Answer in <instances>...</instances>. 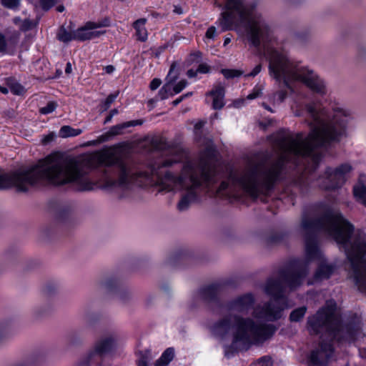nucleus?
I'll list each match as a JSON object with an SVG mask.
<instances>
[{
    "instance_id": "1",
    "label": "nucleus",
    "mask_w": 366,
    "mask_h": 366,
    "mask_svg": "<svg viewBox=\"0 0 366 366\" xmlns=\"http://www.w3.org/2000/svg\"><path fill=\"white\" fill-rule=\"evenodd\" d=\"M305 109L312 119L308 122L310 132L307 137L298 132L295 137H283L280 142L282 152L275 160L267 164H256L241 175L231 170L219 190L225 191L232 183L256 199L260 194H269L278 183L286 182L301 193L307 192L312 176L323 158L322 153L315 150L340 141L346 131L348 114L338 109L332 119L327 122L314 103L306 104Z\"/></svg>"
},
{
    "instance_id": "2",
    "label": "nucleus",
    "mask_w": 366,
    "mask_h": 366,
    "mask_svg": "<svg viewBox=\"0 0 366 366\" xmlns=\"http://www.w3.org/2000/svg\"><path fill=\"white\" fill-rule=\"evenodd\" d=\"M114 165V145L78 158L50 154L26 169L0 171V189L15 187L18 192H27L30 187L48 182L69 184L79 192L92 191L97 184L104 190H112Z\"/></svg>"
},
{
    "instance_id": "3",
    "label": "nucleus",
    "mask_w": 366,
    "mask_h": 366,
    "mask_svg": "<svg viewBox=\"0 0 366 366\" xmlns=\"http://www.w3.org/2000/svg\"><path fill=\"white\" fill-rule=\"evenodd\" d=\"M124 144H116V152L122 148ZM116 167H120L119 178L116 179V188L147 187L153 182L154 175L162 184L169 183L172 186L186 187V194L177 204V209L180 212L187 210L191 203L200 201L201 197L197 190L201 187H208L215 182L216 169L205 159H201L198 166L194 167L191 162L182 164L177 157H162L146 167L128 171L116 155Z\"/></svg>"
},
{
    "instance_id": "4",
    "label": "nucleus",
    "mask_w": 366,
    "mask_h": 366,
    "mask_svg": "<svg viewBox=\"0 0 366 366\" xmlns=\"http://www.w3.org/2000/svg\"><path fill=\"white\" fill-rule=\"evenodd\" d=\"M305 235L325 230L340 249L345 251L352 270V278L358 290L366 295V234L360 230L355 232V227L343 215L332 211L320 217L302 219Z\"/></svg>"
},
{
    "instance_id": "5",
    "label": "nucleus",
    "mask_w": 366,
    "mask_h": 366,
    "mask_svg": "<svg viewBox=\"0 0 366 366\" xmlns=\"http://www.w3.org/2000/svg\"><path fill=\"white\" fill-rule=\"evenodd\" d=\"M222 7L219 24L221 31H231L241 26H244L248 41L251 45L258 48L261 39H267L271 29L262 16L259 14L255 3H247L244 0H227Z\"/></svg>"
},
{
    "instance_id": "6",
    "label": "nucleus",
    "mask_w": 366,
    "mask_h": 366,
    "mask_svg": "<svg viewBox=\"0 0 366 366\" xmlns=\"http://www.w3.org/2000/svg\"><path fill=\"white\" fill-rule=\"evenodd\" d=\"M269 73L280 85L292 92L294 91L292 82L300 81L316 93L324 94L326 92L324 81L312 70L294 66L285 55L277 51L272 54Z\"/></svg>"
},
{
    "instance_id": "7",
    "label": "nucleus",
    "mask_w": 366,
    "mask_h": 366,
    "mask_svg": "<svg viewBox=\"0 0 366 366\" xmlns=\"http://www.w3.org/2000/svg\"><path fill=\"white\" fill-rule=\"evenodd\" d=\"M114 347V335L111 334L102 336L94 342L73 366H112Z\"/></svg>"
},
{
    "instance_id": "8",
    "label": "nucleus",
    "mask_w": 366,
    "mask_h": 366,
    "mask_svg": "<svg viewBox=\"0 0 366 366\" xmlns=\"http://www.w3.org/2000/svg\"><path fill=\"white\" fill-rule=\"evenodd\" d=\"M337 303L334 300H327L314 315L307 317L305 328L311 336L330 335L335 329L334 320Z\"/></svg>"
},
{
    "instance_id": "9",
    "label": "nucleus",
    "mask_w": 366,
    "mask_h": 366,
    "mask_svg": "<svg viewBox=\"0 0 366 366\" xmlns=\"http://www.w3.org/2000/svg\"><path fill=\"white\" fill-rule=\"evenodd\" d=\"M233 318L236 329L242 330L246 335H249L248 332H250L256 340L262 342L271 339L278 329L272 324L256 323L250 317L245 318L235 315Z\"/></svg>"
},
{
    "instance_id": "10",
    "label": "nucleus",
    "mask_w": 366,
    "mask_h": 366,
    "mask_svg": "<svg viewBox=\"0 0 366 366\" xmlns=\"http://www.w3.org/2000/svg\"><path fill=\"white\" fill-rule=\"evenodd\" d=\"M279 275L290 288H294L301 285L307 275V268L302 261L294 259L279 270Z\"/></svg>"
},
{
    "instance_id": "11",
    "label": "nucleus",
    "mask_w": 366,
    "mask_h": 366,
    "mask_svg": "<svg viewBox=\"0 0 366 366\" xmlns=\"http://www.w3.org/2000/svg\"><path fill=\"white\" fill-rule=\"evenodd\" d=\"M352 169V167L348 163L342 164L335 169L327 167L320 187L325 190H335L341 187L346 181L345 175Z\"/></svg>"
},
{
    "instance_id": "12",
    "label": "nucleus",
    "mask_w": 366,
    "mask_h": 366,
    "mask_svg": "<svg viewBox=\"0 0 366 366\" xmlns=\"http://www.w3.org/2000/svg\"><path fill=\"white\" fill-rule=\"evenodd\" d=\"M110 19L108 17L104 18L98 21H88L84 26L73 30V39L75 41H84L99 36L105 33V31H91L97 28L109 26Z\"/></svg>"
},
{
    "instance_id": "13",
    "label": "nucleus",
    "mask_w": 366,
    "mask_h": 366,
    "mask_svg": "<svg viewBox=\"0 0 366 366\" xmlns=\"http://www.w3.org/2000/svg\"><path fill=\"white\" fill-rule=\"evenodd\" d=\"M222 287L223 284L213 282L201 287L197 293L201 300L205 304L215 309H220L224 306L219 298Z\"/></svg>"
},
{
    "instance_id": "14",
    "label": "nucleus",
    "mask_w": 366,
    "mask_h": 366,
    "mask_svg": "<svg viewBox=\"0 0 366 366\" xmlns=\"http://www.w3.org/2000/svg\"><path fill=\"white\" fill-rule=\"evenodd\" d=\"M333 345L330 342H321L319 347L312 350L307 357L309 366H327L334 353Z\"/></svg>"
},
{
    "instance_id": "15",
    "label": "nucleus",
    "mask_w": 366,
    "mask_h": 366,
    "mask_svg": "<svg viewBox=\"0 0 366 366\" xmlns=\"http://www.w3.org/2000/svg\"><path fill=\"white\" fill-rule=\"evenodd\" d=\"M335 329L331 331L330 337L338 342L353 341L356 336V328L353 323L342 325L336 317L334 320Z\"/></svg>"
},
{
    "instance_id": "16",
    "label": "nucleus",
    "mask_w": 366,
    "mask_h": 366,
    "mask_svg": "<svg viewBox=\"0 0 366 366\" xmlns=\"http://www.w3.org/2000/svg\"><path fill=\"white\" fill-rule=\"evenodd\" d=\"M254 297L252 293H247L227 302L225 307L229 311L244 312L253 307Z\"/></svg>"
},
{
    "instance_id": "17",
    "label": "nucleus",
    "mask_w": 366,
    "mask_h": 366,
    "mask_svg": "<svg viewBox=\"0 0 366 366\" xmlns=\"http://www.w3.org/2000/svg\"><path fill=\"white\" fill-rule=\"evenodd\" d=\"M283 300L281 305L274 304L271 302L264 305L261 312L268 321H277L282 317V312L287 307V300Z\"/></svg>"
},
{
    "instance_id": "18",
    "label": "nucleus",
    "mask_w": 366,
    "mask_h": 366,
    "mask_svg": "<svg viewBox=\"0 0 366 366\" xmlns=\"http://www.w3.org/2000/svg\"><path fill=\"white\" fill-rule=\"evenodd\" d=\"M234 315L226 316L215 322L210 327V332L212 335L221 340L224 339L232 328V322H234L233 317Z\"/></svg>"
},
{
    "instance_id": "19",
    "label": "nucleus",
    "mask_w": 366,
    "mask_h": 366,
    "mask_svg": "<svg viewBox=\"0 0 366 366\" xmlns=\"http://www.w3.org/2000/svg\"><path fill=\"white\" fill-rule=\"evenodd\" d=\"M99 288L104 296L112 297L114 295V272L112 269L104 271L99 282Z\"/></svg>"
},
{
    "instance_id": "20",
    "label": "nucleus",
    "mask_w": 366,
    "mask_h": 366,
    "mask_svg": "<svg viewBox=\"0 0 366 366\" xmlns=\"http://www.w3.org/2000/svg\"><path fill=\"white\" fill-rule=\"evenodd\" d=\"M264 292L276 302L281 300H286L284 295V287L280 280L269 278L266 282Z\"/></svg>"
},
{
    "instance_id": "21",
    "label": "nucleus",
    "mask_w": 366,
    "mask_h": 366,
    "mask_svg": "<svg viewBox=\"0 0 366 366\" xmlns=\"http://www.w3.org/2000/svg\"><path fill=\"white\" fill-rule=\"evenodd\" d=\"M237 331L233 335L232 343L229 345L224 346V356L229 359L238 352L237 343L239 342H249V335H246L242 330L236 329Z\"/></svg>"
},
{
    "instance_id": "22",
    "label": "nucleus",
    "mask_w": 366,
    "mask_h": 366,
    "mask_svg": "<svg viewBox=\"0 0 366 366\" xmlns=\"http://www.w3.org/2000/svg\"><path fill=\"white\" fill-rule=\"evenodd\" d=\"M305 252L307 258L313 260L319 257L317 237L314 234L305 235Z\"/></svg>"
},
{
    "instance_id": "23",
    "label": "nucleus",
    "mask_w": 366,
    "mask_h": 366,
    "mask_svg": "<svg viewBox=\"0 0 366 366\" xmlns=\"http://www.w3.org/2000/svg\"><path fill=\"white\" fill-rule=\"evenodd\" d=\"M18 250L11 247L5 250L0 256V272L14 264L18 258Z\"/></svg>"
},
{
    "instance_id": "24",
    "label": "nucleus",
    "mask_w": 366,
    "mask_h": 366,
    "mask_svg": "<svg viewBox=\"0 0 366 366\" xmlns=\"http://www.w3.org/2000/svg\"><path fill=\"white\" fill-rule=\"evenodd\" d=\"M208 95L213 97L212 108L214 110H219L224 107V98L225 95L224 87L219 84L212 90L208 92Z\"/></svg>"
},
{
    "instance_id": "25",
    "label": "nucleus",
    "mask_w": 366,
    "mask_h": 366,
    "mask_svg": "<svg viewBox=\"0 0 366 366\" xmlns=\"http://www.w3.org/2000/svg\"><path fill=\"white\" fill-rule=\"evenodd\" d=\"M71 207L69 204L61 205L58 211L57 219L66 227H73L75 220L71 217Z\"/></svg>"
},
{
    "instance_id": "26",
    "label": "nucleus",
    "mask_w": 366,
    "mask_h": 366,
    "mask_svg": "<svg viewBox=\"0 0 366 366\" xmlns=\"http://www.w3.org/2000/svg\"><path fill=\"white\" fill-rule=\"evenodd\" d=\"M73 23L71 21L69 22V26L68 29L65 27L64 25H62L57 33L56 37L58 40L64 43H68L72 40L73 39Z\"/></svg>"
},
{
    "instance_id": "27",
    "label": "nucleus",
    "mask_w": 366,
    "mask_h": 366,
    "mask_svg": "<svg viewBox=\"0 0 366 366\" xmlns=\"http://www.w3.org/2000/svg\"><path fill=\"white\" fill-rule=\"evenodd\" d=\"M54 310L52 302H45L41 305L36 306L33 310V315L36 319H40L49 315Z\"/></svg>"
},
{
    "instance_id": "28",
    "label": "nucleus",
    "mask_w": 366,
    "mask_h": 366,
    "mask_svg": "<svg viewBox=\"0 0 366 366\" xmlns=\"http://www.w3.org/2000/svg\"><path fill=\"white\" fill-rule=\"evenodd\" d=\"M143 123V119H136L117 124H116V136L122 134L125 132H130L131 130H129V128L142 125Z\"/></svg>"
},
{
    "instance_id": "29",
    "label": "nucleus",
    "mask_w": 366,
    "mask_h": 366,
    "mask_svg": "<svg viewBox=\"0 0 366 366\" xmlns=\"http://www.w3.org/2000/svg\"><path fill=\"white\" fill-rule=\"evenodd\" d=\"M130 297L127 287L116 280V302L122 304L126 303Z\"/></svg>"
},
{
    "instance_id": "30",
    "label": "nucleus",
    "mask_w": 366,
    "mask_h": 366,
    "mask_svg": "<svg viewBox=\"0 0 366 366\" xmlns=\"http://www.w3.org/2000/svg\"><path fill=\"white\" fill-rule=\"evenodd\" d=\"M147 19L145 18H141L133 23V27L136 30L137 39L141 41H145L147 40V33L144 28Z\"/></svg>"
},
{
    "instance_id": "31",
    "label": "nucleus",
    "mask_w": 366,
    "mask_h": 366,
    "mask_svg": "<svg viewBox=\"0 0 366 366\" xmlns=\"http://www.w3.org/2000/svg\"><path fill=\"white\" fill-rule=\"evenodd\" d=\"M174 357V350L173 347L167 348L161 357L156 360L154 366H167Z\"/></svg>"
},
{
    "instance_id": "32",
    "label": "nucleus",
    "mask_w": 366,
    "mask_h": 366,
    "mask_svg": "<svg viewBox=\"0 0 366 366\" xmlns=\"http://www.w3.org/2000/svg\"><path fill=\"white\" fill-rule=\"evenodd\" d=\"M332 272L333 267L332 266L321 264L317 267L314 277L316 280L328 279L332 275Z\"/></svg>"
},
{
    "instance_id": "33",
    "label": "nucleus",
    "mask_w": 366,
    "mask_h": 366,
    "mask_svg": "<svg viewBox=\"0 0 366 366\" xmlns=\"http://www.w3.org/2000/svg\"><path fill=\"white\" fill-rule=\"evenodd\" d=\"M287 237V232H272L268 237H267L266 243L267 245L277 244L284 242Z\"/></svg>"
},
{
    "instance_id": "34",
    "label": "nucleus",
    "mask_w": 366,
    "mask_h": 366,
    "mask_svg": "<svg viewBox=\"0 0 366 366\" xmlns=\"http://www.w3.org/2000/svg\"><path fill=\"white\" fill-rule=\"evenodd\" d=\"M114 137V126L110 127L109 130L99 136L97 139L88 142L89 146H97L99 144L109 142Z\"/></svg>"
},
{
    "instance_id": "35",
    "label": "nucleus",
    "mask_w": 366,
    "mask_h": 366,
    "mask_svg": "<svg viewBox=\"0 0 366 366\" xmlns=\"http://www.w3.org/2000/svg\"><path fill=\"white\" fill-rule=\"evenodd\" d=\"M139 356L136 361L137 366H149V362L152 360V351L150 349L139 350L137 352Z\"/></svg>"
},
{
    "instance_id": "36",
    "label": "nucleus",
    "mask_w": 366,
    "mask_h": 366,
    "mask_svg": "<svg viewBox=\"0 0 366 366\" xmlns=\"http://www.w3.org/2000/svg\"><path fill=\"white\" fill-rule=\"evenodd\" d=\"M307 310V307L306 306H302L293 310L289 316V320L291 322H301Z\"/></svg>"
},
{
    "instance_id": "37",
    "label": "nucleus",
    "mask_w": 366,
    "mask_h": 366,
    "mask_svg": "<svg viewBox=\"0 0 366 366\" xmlns=\"http://www.w3.org/2000/svg\"><path fill=\"white\" fill-rule=\"evenodd\" d=\"M177 77H173L169 82H166L158 92V96L161 100H164L168 98L169 94L172 96L174 94L172 93V86L176 82Z\"/></svg>"
},
{
    "instance_id": "38",
    "label": "nucleus",
    "mask_w": 366,
    "mask_h": 366,
    "mask_svg": "<svg viewBox=\"0 0 366 366\" xmlns=\"http://www.w3.org/2000/svg\"><path fill=\"white\" fill-rule=\"evenodd\" d=\"M82 132L80 129H74L70 126H63L59 130V136L62 138L76 137Z\"/></svg>"
},
{
    "instance_id": "39",
    "label": "nucleus",
    "mask_w": 366,
    "mask_h": 366,
    "mask_svg": "<svg viewBox=\"0 0 366 366\" xmlns=\"http://www.w3.org/2000/svg\"><path fill=\"white\" fill-rule=\"evenodd\" d=\"M59 285L55 282H48L43 289V295L48 299L57 293Z\"/></svg>"
},
{
    "instance_id": "40",
    "label": "nucleus",
    "mask_w": 366,
    "mask_h": 366,
    "mask_svg": "<svg viewBox=\"0 0 366 366\" xmlns=\"http://www.w3.org/2000/svg\"><path fill=\"white\" fill-rule=\"evenodd\" d=\"M353 194L357 200L366 207V186L354 187Z\"/></svg>"
},
{
    "instance_id": "41",
    "label": "nucleus",
    "mask_w": 366,
    "mask_h": 366,
    "mask_svg": "<svg viewBox=\"0 0 366 366\" xmlns=\"http://www.w3.org/2000/svg\"><path fill=\"white\" fill-rule=\"evenodd\" d=\"M221 73L229 79L234 77H239L243 74V71L239 69H222Z\"/></svg>"
},
{
    "instance_id": "42",
    "label": "nucleus",
    "mask_w": 366,
    "mask_h": 366,
    "mask_svg": "<svg viewBox=\"0 0 366 366\" xmlns=\"http://www.w3.org/2000/svg\"><path fill=\"white\" fill-rule=\"evenodd\" d=\"M152 145L157 150H164L167 147L166 139L163 137H156L152 139Z\"/></svg>"
},
{
    "instance_id": "43",
    "label": "nucleus",
    "mask_w": 366,
    "mask_h": 366,
    "mask_svg": "<svg viewBox=\"0 0 366 366\" xmlns=\"http://www.w3.org/2000/svg\"><path fill=\"white\" fill-rule=\"evenodd\" d=\"M177 66L178 64L176 61H173L170 66L169 73L166 77V82H169L173 77H177V80L178 79L179 73V71L177 69Z\"/></svg>"
},
{
    "instance_id": "44",
    "label": "nucleus",
    "mask_w": 366,
    "mask_h": 366,
    "mask_svg": "<svg viewBox=\"0 0 366 366\" xmlns=\"http://www.w3.org/2000/svg\"><path fill=\"white\" fill-rule=\"evenodd\" d=\"M38 22H35L29 19H25L20 25V30L22 31H28L36 27Z\"/></svg>"
},
{
    "instance_id": "45",
    "label": "nucleus",
    "mask_w": 366,
    "mask_h": 366,
    "mask_svg": "<svg viewBox=\"0 0 366 366\" xmlns=\"http://www.w3.org/2000/svg\"><path fill=\"white\" fill-rule=\"evenodd\" d=\"M114 102V94H110L107 98L99 104V112H104L107 111Z\"/></svg>"
},
{
    "instance_id": "46",
    "label": "nucleus",
    "mask_w": 366,
    "mask_h": 366,
    "mask_svg": "<svg viewBox=\"0 0 366 366\" xmlns=\"http://www.w3.org/2000/svg\"><path fill=\"white\" fill-rule=\"evenodd\" d=\"M58 104L56 102H49L44 107L40 108L39 112L42 114H48L53 112L57 107Z\"/></svg>"
},
{
    "instance_id": "47",
    "label": "nucleus",
    "mask_w": 366,
    "mask_h": 366,
    "mask_svg": "<svg viewBox=\"0 0 366 366\" xmlns=\"http://www.w3.org/2000/svg\"><path fill=\"white\" fill-rule=\"evenodd\" d=\"M21 0H1V4L7 9L16 10L20 5Z\"/></svg>"
},
{
    "instance_id": "48",
    "label": "nucleus",
    "mask_w": 366,
    "mask_h": 366,
    "mask_svg": "<svg viewBox=\"0 0 366 366\" xmlns=\"http://www.w3.org/2000/svg\"><path fill=\"white\" fill-rule=\"evenodd\" d=\"M257 364H260L261 366H272L273 360L269 355H264L256 360Z\"/></svg>"
},
{
    "instance_id": "49",
    "label": "nucleus",
    "mask_w": 366,
    "mask_h": 366,
    "mask_svg": "<svg viewBox=\"0 0 366 366\" xmlns=\"http://www.w3.org/2000/svg\"><path fill=\"white\" fill-rule=\"evenodd\" d=\"M11 92L14 94L20 95L24 92V87L19 83H11L9 86Z\"/></svg>"
},
{
    "instance_id": "50",
    "label": "nucleus",
    "mask_w": 366,
    "mask_h": 366,
    "mask_svg": "<svg viewBox=\"0 0 366 366\" xmlns=\"http://www.w3.org/2000/svg\"><path fill=\"white\" fill-rule=\"evenodd\" d=\"M59 0H40V5L44 11H49L52 8Z\"/></svg>"
},
{
    "instance_id": "51",
    "label": "nucleus",
    "mask_w": 366,
    "mask_h": 366,
    "mask_svg": "<svg viewBox=\"0 0 366 366\" xmlns=\"http://www.w3.org/2000/svg\"><path fill=\"white\" fill-rule=\"evenodd\" d=\"M202 53L200 51L192 52L189 54L188 62L191 64L194 62H199L202 60Z\"/></svg>"
},
{
    "instance_id": "52",
    "label": "nucleus",
    "mask_w": 366,
    "mask_h": 366,
    "mask_svg": "<svg viewBox=\"0 0 366 366\" xmlns=\"http://www.w3.org/2000/svg\"><path fill=\"white\" fill-rule=\"evenodd\" d=\"M187 84L188 82L186 79H182L173 87H172V89L174 94H179L187 86Z\"/></svg>"
},
{
    "instance_id": "53",
    "label": "nucleus",
    "mask_w": 366,
    "mask_h": 366,
    "mask_svg": "<svg viewBox=\"0 0 366 366\" xmlns=\"http://www.w3.org/2000/svg\"><path fill=\"white\" fill-rule=\"evenodd\" d=\"M9 325L5 323H0V342H1L9 335Z\"/></svg>"
},
{
    "instance_id": "54",
    "label": "nucleus",
    "mask_w": 366,
    "mask_h": 366,
    "mask_svg": "<svg viewBox=\"0 0 366 366\" xmlns=\"http://www.w3.org/2000/svg\"><path fill=\"white\" fill-rule=\"evenodd\" d=\"M184 255V252L180 249L177 251L174 254H173L171 257H169L168 261L171 264H175L176 261L183 257Z\"/></svg>"
},
{
    "instance_id": "55",
    "label": "nucleus",
    "mask_w": 366,
    "mask_h": 366,
    "mask_svg": "<svg viewBox=\"0 0 366 366\" xmlns=\"http://www.w3.org/2000/svg\"><path fill=\"white\" fill-rule=\"evenodd\" d=\"M262 88L261 86H256L253 91L247 97L248 99H254L259 97L262 94Z\"/></svg>"
},
{
    "instance_id": "56",
    "label": "nucleus",
    "mask_w": 366,
    "mask_h": 366,
    "mask_svg": "<svg viewBox=\"0 0 366 366\" xmlns=\"http://www.w3.org/2000/svg\"><path fill=\"white\" fill-rule=\"evenodd\" d=\"M262 68V64H259L257 66H255V67L252 69V71L250 73L246 74L244 76L245 77H254L261 71Z\"/></svg>"
},
{
    "instance_id": "57",
    "label": "nucleus",
    "mask_w": 366,
    "mask_h": 366,
    "mask_svg": "<svg viewBox=\"0 0 366 366\" xmlns=\"http://www.w3.org/2000/svg\"><path fill=\"white\" fill-rule=\"evenodd\" d=\"M56 135L54 132H51L46 135L41 140L43 144L46 145L54 140Z\"/></svg>"
},
{
    "instance_id": "58",
    "label": "nucleus",
    "mask_w": 366,
    "mask_h": 366,
    "mask_svg": "<svg viewBox=\"0 0 366 366\" xmlns=\"http://www.w3.org/2000/svg\"><path fill=\"white\" fill-rule=\"evenodd\" d=\"M7 48V43L5 36L0 33V52H5Z\"/></svg>"
},
{
    "instance_id": "59",
    "label": "nucleus",
    "mask_w": 366,
    "mask_h": 366,
    "mask_svg": "<svg viewBox=\"0 0 366 366\" xmlns=\"http://www.w3.org/2000/svg\"><path fill=\"white\" fill-rule=\"evenodd\" d=\"M162 84V80L159 78H154L152 80L149 84L151 90H156Z\"/></svg>"
},
{
    "instance_id": "60",
    "label": "nucleus",
    "mask_w": 366,
    "mask_h": 366,
    "mask_svg": "<svg viewBox=\"0 0 366 366\" xmlns=\"http://www.w3.org/2000/svg\"><path fill=\"white\" fill-rule=\"evenodd\" d=\"M216 34V28L214 26L209 27L206 31L205 36L207 39H212L214 38Z\"/></svg>"
},
{
    "instance_id": "61",
    "label": "nucleus",
    "mask_w": 366,
    "mask_h": 366,
    "mask_svg": "<svg viewBox=\"0 0 366 366\" xmlns=\"http://www.w3.org/2000/svg\"><path fill=\"white\" fill-rule=\"evenodd\" d=\"M198 73L207 74L210 71L209 66L206 64H200L197 67Z\"/></svg>"
},
{
    "instance_id": "62",
    "label": "nucleus",
    "mask_w": 366,
    "mask_h": 366,
    "mask_svg": "<svg viewBox=\"0 0 366 366\" xmlns=\"http://www.w3.org/2000/svg\"><path fill=\"white\" fill-rule=\"evenodd\" d=\"M168 47V44H165L164 45H162L157 49H155L154 51V55L156 58H159L161 54Z\"/></svg>"
},
{
    "instance_id": "63",
    "label": "nucleus",
    "mask_w": 366,
    "mask_h": 366,
    "mask_svg": "<svg viewBox=\"0 0 366 366\" xmlns=\"http://www.w3.org/2000/svg\"><path fill=\"white\" fill-rule=\"evenodd\" d=\"M276 95L277 96L280 102H283L287 96V92L286 91L280 90L276 93Z\"/></svg>"
},
{
    "instance_id": "64",
    "label": "nucleus",
    "mask_w": 366,
    "mask_h": 366,
    "mask_svg": "<svg viewBox=\"0 0 366 366\" xmlns=\"http://www.w3.org/2000/svg\"><path fill=\"white\" fill-rule=\"evenodd\" d=\"M296 36L298 39L300 41H305L307 39V38L309 36V31H306L302 33L297 32L296 33Z\"/></svg>"
}]
</instances>
